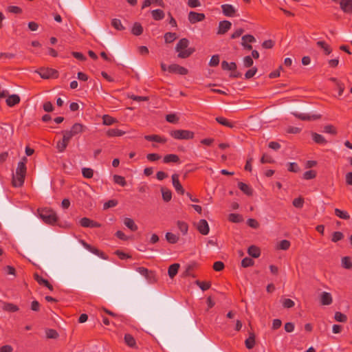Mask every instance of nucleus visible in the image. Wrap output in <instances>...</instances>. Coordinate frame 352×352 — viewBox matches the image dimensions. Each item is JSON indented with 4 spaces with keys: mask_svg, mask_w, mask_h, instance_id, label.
I'll return each mask as SVG.
<instances>
[{
    "mask_svg": "<svg viewBox=\"0 0 352 352\" xmlns=\"http://www.w3.org/2000/svg\"><path fill=\"white\" fill-rule=\"evenodd\" d=\"M189 41L183 38H181L175 46V51L178 52L177 57L179 58H187L195 52L192 47H188Z\"/></svg>",
    "mask_w": 352,
    "mask_h": 352,
    "instance_id": "f257e3e1",
    "label": "nucleus"
},
{
    "mask_svg": "<svg viewBox=\"0 0 352 352\" xmlns=\"http://www.w3.org/2000/svg\"><path fill=\"white\" fill-rule=\"evenodd\" d=\"M39 216L41 219L47 224H54L58 220L56 212L49 208H43L39 210Z\"/></svg>",
    "mask_w": 352,
    "mask_h": 352,
    "instance_id": "f03ea898",
    "label": "nucleus"
},
{
    "mask_svg": "<svg viewBox=\"0 0 352 352\" xmlns=\"http://www.w3.org/2000/svg\"><path fill=\"white\" fill-rule=\"evenodd\" d=\"M170 135L176 140H191L194 138V132L188 130L177 129L170 132Z\"/></svg>",
    "mask_w": 352,
    "mask_h": 352,
    "instance_id": "7ed1b4c3",
    "label": "nucleus"
},
{
    "mask_svg": "<svg viewBox=\"0 0 352 352\" xmlns=\"http://www.w3.org/2000/svg\"><path fill=\"white\" fill-rule=\"evenodd\" d=\"M41 78L43 79L58 78V72L56 69L49 67H41L36 71Z\"/></svg>",
    "mask_w": 352,
    "mask_h": 352,
    "instance_id": "20e7f679",
    "label": "nucleus"
},
{
    "mask_svg": "<svg viewBox=\"0 0 352 352\" xmlns=\"http://www.w3.org/2000/svg\"><path fill=\"white\" fill-rule=\"evenodd\" d=\"M81 244L84 246L85 248L92 252L93 254L100 256V258L103 259H107L108 256L102 251L99 250L98 249L91 246V245L88 244L87 242H85L83 240H80Z\"/></svg>",
    "mask_w": 352,
    "mask_h": 352,
    "instance_id": "39448f33",
    "label": "nucleus"
},
{
    "mask_svg": "<svg viewBox=\"0 0 352 352\" xmlns=\"http://www.w3.org/2000/svg\"><path fill=\"white\" fill-rule=\"evenodd\" d=\"M168 71L171 74H178L180 75H186L188 73V70L186 68L177 64L170 65L168 67Z\"/></svg>",
    "mask_w": 352,
    "mask_h": 352,
    "instance_id": "423d86ee",
    "label": "nucleus"
},
{
    "mask_svg": "<svg viewBox=\"0 0 352 352\" xmlns=\"http://www.w3.org/2000/svg\"><path fill=\"white\" fill-rule=\"evenodd\" d=\"M196 228L203 235L208 234L210 231L209 225L206 219H200L196 224Z\"/></svg>",
    "mask_w": 352,
    "mask_h": 352,
    "instance_id": "0eeeda50",
    "label": "nucleus"
},
{
    "mask_svg": "<svg viewBox=\"0 0 352 352\" xmlns=\"http://www.w3.org/2000/svg\"><path fill=\"white\" fill-rule=\"evenodd\" d=\"M205 14L204 13H198L194 11H190L188 13V21L190 23L194 24L197 22L202 21L205 19Z\"/></svg>",
    "mask_w": 352,
    "mask_h": 352,
    "instance_id": "6e6552de",
    "label": "nucleus"
},
{
    "mask_svg": "<svg viewBox=\"0 0 352 352\" xmlns=\"http://www.w3.org/2000/svg\"><path fill=\"white\" fill-rule=\"evenodd\" d=\"M80 225L83 228H100L101 224L87 217H83L80 220Z\"/></svg>",
    "mask_w": 352,
    "mask_h": 352,
    "instance_id": "1a4fd4ad",
    "label": "nucleus"
},
{
    "mask_svg": "<svg viewBox=\"0 0 352 352\" xmlns=\"http://www.w3.org/2000/svg\"><path fill=\"white\" fill-rule=\"evenodd\" d=\"M172 182H173V185L174 188H175V190L178 193H179L181 195H184L185 191H184V189L182 187V184L179 182L178 174L175 173L172 175Z\"/></svg>",
    "mask_w": 352,
    "mask_h": 352,
    "instance_id": "9d476101",
    "label": "nucleus"
},
{
    "mask_svg": "<svg viewBox=\"0 0 352 352\" xmlns=\"http://www.w3.org/2000/svg\"><path fill=\"white\" fill-rule=\"evenodd\" d=\"M232 23L227 20L220 21L218 27V34H226L231 28Z\"/></svg>",
    "mask_w": 352,
    "mask_h": 352,
    "instance_id": "9b49d317",
    "label": "nucleus"
},
{
    "mask_svg": "<svg viewBox=\"0 0 352 352\" xmlns=\"http://www.w3.org/2000/svg\"><path fill=\"white\" fill-rule=\"evenodd\" d=\"M320 301L322 305H329L333 302V298L330 293L322 292L320 295Z\"/></svg>",
    "mask_w": 352,
    "mask_h": 352,
    "instance_id": "f8f14e48",
    "label": "nucleus"
},
{
    "mask_svg": "<svg viewBox=\"0 0 352 352\" xmlns=\"http://www.w3.org/2000/svg\"><path fill=\"white\" fill-rule=\"evenodd\" d=\"M340 6L344 12L352 13V0H340Z\"/></svg>",
    "mask_w": 352,
    "mask_h": 352,
    "instance_id": "ddd939ff",
    "label": "nucleus"
},
{
    "mask_svg": "<svg viewBox=\"0 0 352 352\" xmlns=\"http://www.w3.org/2000/svg\"><path fill=\"white\" fill-rule=\"evenodd\" d=\"M292 114L295 117L300 119L301 120H318V119L320 118V115L309 116V114H307V113H299L297 112H292Z\"/></svg>",
    "mask_w": 352,
    "mask_h": 352,
    "instance_id": "4468645a",
    "label": "nucleus"
},
{
    "mask_svg": "<svg viewBox=\"0 0 352 352\" xmlns=\"http://www.w3.org/2000/svg\"><path fill=\"white\" fill-rule=\"evenodd\" d=\"M27 162V158L25 157H23L22 159V161L19 162L17 164V168L16 169V175H25L26 174V164Z\"/></svg>",
    "mask_w": 352,
    "mask_h": 352,
    "instance_id": "2eb2a0df",
    "label": "nucleus"
},
{
    "mask_svg": "<svg viewBox=\"0 0 352 352\" xmlns=\"http://www.w3.org/2000/svg\"><path fill=\"white\" fill-rule=\"evenodd\" d=\"M223 14L226 16H233L236 12L234 8L230 4H223L221 6Z\"/></svg>",
    "mask_w": 352,
    "mask_h": 352,
    "instance_id": "dca6fc26",
    "label": "nucleus"
},
{
    "mask_svg": "<svg viewBox=\"0 0 352 352\" xmlns=\"http://www.w3.org/2000/svg\"><path fill=\"white\" fill-rule=\"evenodd\" d=\"M25 175H13L12 176V185L14 187H21L23 186L25 180Z\"/></svg>",
    "mask_w": 352,
    "mask_h": 352,
    "instance_id": "f3484780",
    "label": "nucleus"
},
{
    "mask_svg": "<svg viewBox=\"0 0 352 352\" xmlns=\"http://www.w3.org/2000/svg\"><path fill=\"white\" fill-rule=\"evenodd\" d=\"M144 139L148 141L155 142L164 144L167 142V139L159 135H147L144 136Z\"/></svg>",
    "mask_w": 352,
    "mask_h": 352,
    "instance_id": "a211bd4d",
    "label": "nucleus"
},
{
    "mask_svg": "<svg viewBox=\"0 0 352 352\" xmlns=\"http://www.w3.org/2000/svg\"><path fill=\"white\" fill-rule=\"evenodd\" d=\"M20 100V97L17 94H12L8 97L6 102L8 106L12 107L19 104Z\"/></svg>",
    "mask_w": 352,
    "mask_h": 352,
    "instance_id": "6ab92c4d",
    "label": "nucleus"
},
{
    "mask_svg": "<svg viewBox=\"0 0 352 352\" xmlns=\"http://www.w3.org/2000/svg\"><path fill=\"white\" fill-rule=\"evenodd\" d=\"M238 188L248 196H251L253 194L252 188L242 182L238 183Z\"/></svg>",
    "mask_w": 352,
    "mask_h": 352,
    "instance_id": "aec40b11",
    "label": "nucleus"
},
{
    "mask_svg": "<svg viewBox=\"0 0 352 352\" xmlns=\"http://www.w3.org/2000/svg\"><path fill=\"white\" fill-rule=\"evenodd\" d=\"M124 224L131 231L135 232L138 230V227L135 224L133 219L131 218L126 217L124 219Z\"/></svg>",
    "mask_w": 352,
    "mask_h": 352,
    "instance_id": "412c9836",
    "label": "nucleus"
},
{
    "mask_svg": "<svg viewBox=\"0 0 352 352\" xmlns=\"http://www.w3.org/2000/svg\"><path fill=\"white\" fill-rule=\"evenodd\" d=\"M163 162L165 164H168L170 162L179 163L180 160L179 156L176 154H168L164 157Z\"/></svg>",
    "mask_w": 352,
    "mask_h": 352,
    "instance_id": "4be33fe9",
    "label": "nucleus"
},
{
    "mask_svg": "<svg viewBox=\"0 0 352 352\" xmlns=\"http://www.w3.org/2000/svg\"><path fill=\"white\" fill-rule=\"evenodd\" d=\"M2 309L7 312H16L19 311V307L13 303L3 302Z\"/></svg>",
    "mask_w": 352,
    "mask_h": 352,
    "instance_id": "5701e85b",
    "label": "nucleus"
},
{
    "mask_svg": "<svg viewBox=\"0 0 352 352\" xmlns=\"http://www.w3.org/2000/svg\"><path fill=\"white\" fill-rule=\"evenodd\" d=\"M179 263H173L170 265L168 270V274L170 278H173L177 274L179 269Z\"/></svg>",
    "mask_w": 352,
    "mask_h": 352,
    "instance_id": "b1692460",
    "label": "nucleus"
},
{
    "mask_svg": "<svg viewBox=\"0 0 352 352\" xmlns=\"http://www.w3.org/2000/svg\"><path fill=\"white\" fill-rule=\"evenodd\" d=\"M126 131L118 129H110L107 131V135L108 137H120L124 135Z\"/></svg>",
    "mask_w": 352,
    "mask_h": 352,
    "instance_id": "393cba45",
    "label": "nucleus"
},
{
    "mask_svg": "<svg viewBox=\"0 0 352 352\" xmlns=\"http://www.w3.org/2000/svg\"><path fill=\"white\" fill-rule=\"evenodd\" d=\"M69 142H68L63 136V138L62 140H59L56 143V148H57V150L58 151V152L60 153H62L63 152L68 144H69Z\"/></svg>",
    "mask_w": 352,
    "mask_h": 352,
    "instance_id": "a878e982",
    "label": "nucleus"
},
{
    "mask_svg": "<svg viewBox=\"0 0 352 352\" xmlns=\"http://www.w3.org/2000/svg\"><path fill=\"white\" fill-rule=\"evenodd\" d=\"M311 137L313 140L316 143L319 144H325L327 143V141L326 139L320 134H318L317 133L313 132L311 133Z\"/></svg>",
    "mask_w": 352,
    "mask_h": 352,
    "instance_id": "bb28decb",
    "label": "nucleus"
},
{
    "mask_svg": "<svg viewBox=\"0 0 352 352\" xmlns=\"http://www.w3.org/2000/svg\"><path fill=\"white\" fill-rule=\"evenodd\" d=\"M236 67V64L234 62L230 63L226 60L221 62V68L223 70L235 71Z\"/></svg>",
    "mask_w": 352,
    "mask_h": 352,
    "instance_id": "cd10ccee",
    "label": "nucleus"
},
{
    "mask_svg": "<svg viewBox=\"0 0 352 352\" xmlns=\"http://www.w3.org/2000/svg\"><path fill=\"white\" fill-rule=\"evenodd\" d=\"M248 253L253 258H258L261 255L260 249L255 245L250 246L248 250Z\"/></svg>",
    "mask_w": 352,
    "mask_h": 352,
    "instance_id": "c85d7f7f",
    "label": "nucleus"
},
{
    "mask_svg": "<svg viewBox=\"0 0 352 352\" xmlns=\"http://www.w3.org/2000/svg\"><path fill=\"white\" fill-rule=\"evenodd\" d=\"M151 15L154 20L160 21L164 18V12L160 9L153 10L151 11Z\"/></svg>",
    "mask_w": 352,
    "mask_h": 352,
    "instance_id": "c756f323",
    "label": "nucleus"
},
{
    "mask_svg": "<svg viewBox=\"0 0 352 352\" xmlns=\"http://www.w3.org/2000/svg\"><path fill=\"white\" fill-rule=\"evenodd\" d=\"M85 126L80 123H75L71 128V131L76 135L78 134L82 133L84 131Z\"/></svg>",
    "mask_w": 352,
    "mask_h": 352,
    "instance_id": "7c9ffc66",
    "label": "nucleus"
},
{
    "mask_svg": "<svg viewBox=\"0 0 352 352\" xmlns=\"http://www.w3.org/2000/svg\"><path fill=\"white\" fill-rule=\"evenodd\" d=\"M131 33L135 36L141 35L143 33V28L142 25L138 22H135L132 28Z\"/></svg>",
    "mask_w": 352,
    "mask_h": 352,
    "instance_id": "2f4dec72",
    "label": "nucleus"
},
{
    "mask_svg": "<svg viewBox=\"0 0 352 352\" xmlns=\"http://www.w3.org/2000/svg\"><path fill=\"white\" fill-rule=\"evenodd\" d=\"M245 346L248 349H252L255 345V335L254 333H250L249 338L245 340Z\"/></svg>",
    "mask_w": 352,
    "mask_h": 352,
    "instance_id": "473e14b6",
    "label": "nucleus"
},
{
    "mask_svg": "<svg viewBox=\"0 0 352 352\" xmlns=\"http://www.w3.org/2000/svg\"><path fill=\"white\" fill-rule=\"evenodd\" d=\"M215 120L219 124L223 125L229 128H233L234 126V124L232 122H230L228 120L223 117H217Z\"/></svg>",
    "mask_w": 352,
    "mask_h": 352,
    "instance_id": "72a5a7b5",
    "label": "nucleus"
},
{
    "mask_svg": "<svg viewBox=\"0 0 352 352\" xmlns=\"http://www.w3.org/2000/svg\"><path fill=\"white\" fill-rule=\"evenodd\" d=\"M177 226L178 229L183 235H186L188 233V225L187 224V223L183 221H177Z\"/></svg>",
    "mask_w": 352,
    "mask_h": 352,
    "instance_id": "f704fd0d",
    "label": "nucleus"
},
{
    "mask_svg": "<svg viewBox=\"0 0 352 352\" xmlns=\"http://www.w3.org/2000/svg\"><path fill=\"white\" fill-rule=\"evenodd\" d=\"M316 45L321 47L327 55L330 54L332 52L331 47L324 41H319L316 43Z\"/></svg>",
    "mask_w": 352,
    "mask_h": 352,
    "instance_id": "c9c22d12",
    "label": "nucleus"
},
{
    "mask_svg": "<svg viewBox=\"0 0 352 352\" xmlns=\"http://www.w3.org/2000/svg\"><path fill=\"white\" fill-rule=\"evenodd\" d=\"M166 239L167 241L171 244H175L178 242L179 237V236L172 233V232H166Z\"/></svg>",
    "mask_w": 352,
    "mask_h": 352,
    "instance_id": "e433bc0d",
    "label": "nucleus"
},
{
    "mask_svg": "<svg viewBox=\"0 0 352 352\" xmlns=\"http://www.w3.org/2000/svg\"><path fill=\"white\" fill-rule=\"evenodd\" d=\"M116 122H118V120L109 115H104L102 116V124L104 125L110 126Z\"/></svg>",
    "mask_w": 352,
    "mask_h": 352,
    "instance_id": "4c0bfd02",
    "label": "nucleus"
},
{
    "mask_svg": "<svg viewBox=\"0 0 352 352\" xmlns=\"http://www.w3.org/2000/svg\"><path fill=\"white\" fill-rule=\"evenodd\" d=\"M334 212H335V214L340 219H345V220L350 219V215L348 214V212L346 211H344V210H341L338 208H336Z\"/></svg>",
    "mask_w": 352,
    "mask_h": 352,
    "instance_id": "58836bf2",
    "label": "nucleus"
},
{
    "mask_svg": "<svg viewBox=\"0 0 352 352\" xmlns=\"http://www.w3.org/2000/svg\"><path fill=\"white\" fill-rule=\"evenodd\" d=\"M228 220L232 223H240L243 221V217L239 214L231 213L228 216Z\"/></svg>",
    "mask_w": 352,
    "mask_h": 352,
    "instance_id": "ea45409f",
    "label": "nucleus"
},
{
    "mask_svg": "<svg viewBox=\"0 0 352 352\" xmlns=\"http://www.w3.org/2000/svg\"><path fill=\"white\" fill-rule=\"evenodd\" d=\"M46 337L48 339H56L59 336L58 332L53 329H47L45 330Z\"/></svg>",
    "mask_w": 352,
    "mask_h": 352,
    "instance_id": "a19ab883",
    "label": "nucleus"
},
{
    "mask_svg": "<svg viewBox=\"0 0 352 352\" xmlns=\"http://www.w3.org/2000/svg\"><path fill=\"white\" fill-rule=\"evenodd\" d=\"M342 266L347 270L352 269V261L349 256H344L342 258Z\"/></svg>",
    "mask_w": 352,
    "mask_h": 352,
    "instance_id": "79ce46f5",
    "label": "nucleus"
},
{
    "mask_svg": "<svg viewBox=\"0 0 352 352\" xmlns=\"http://www.w3.org/2000/svg\"><path fill=\"white\" fill-rule=\"evenodd\" d=\"M124 342L130 347L135 346L136 344L135 338L131 334H125Z\"/></svg>",
    "mask_w": 352,
    "mask_h": 352,
    "instance_id": "37998d69",
    "label": "nucleus"
},
{
    "mask_svg": "<svg viewBox=\"0 0 352 352\" xmlns=\"http://www.w3.org/2000/svg\"><path fill=\"white\" fill-rule=\"evenodd\" d=\"M161 191H162V198H163L164 201H166V202L170 201V199L172 198L171 191L170 190L165 189L164 188H162Z\"/></svg>",
    "mask_w": 352,
    "mask_h": 352,
    "instance_id": "c03bdc74",
    "label": "nucleus"
},
{
    "mask_svg": "<svg viewBox=\"0 0 352 352\" xmlns=\"http://www.w3.org/2000/svg\"><path fill=\"white\" fill-rule=\"evenodd\" d=\"M177 38V34L173 32H166L164 34V40L166 43H170Z\"/></svg>",
    "mask_w": 352,
    "mask_h": 352,
    "instance_id": "a18cd8bd",
    "label": "nucleus"
},
{
    "mask_svg": "<svg viewBox=\"0 0 352 352\" xmlns=\"http://www.w3.org/2000/svg\"><path fill=\"white\" fill-rule=\"evenodd\" d=\"M111 25L117 30H123L125 28L122 25L120 19H113L111 21Z\"/></svg>",
    "mask_w": 352,
    "mask_h": 352,
    "instance_id": "49530a36",
    "label": "nucleus"
},
{
    "mask_svg": "<svg viewBox=\"0 0 352 352\" xmlns=\"http://www.w3.org/2000/svg\"><path fill=\"white\" fill-rule=\"evenodd\" d=\"M334 318L337 322H346L347 320V316L340 311L335 313Z\"/></svg>",
    "mask_w": 352,
    "mask_h": 352,
    "instance_id": "de8ad7c7",
    "label": "nucleus"
},
{
    "mask_svg": "<svg viewBox=\"0 0 352 352\" xmlns=\"http://www.w3.org/2000/svg\"><path fill=\"white\" fill-rule=\"evenodd\" d=\"M113 181L116 184L120 185L121 186H125L126 185V182L125 178L122 176L114 175H113Z\"/></svg>",
    "mask_w": 352,
    "mask_h": 352,
    "instance_id": "09e8293b",
    "label": "nucleus"
},
{
    "mask_svg": "<svg viewBox=\"0 0 352 352\" xmlns=\"http://www.w3.org/2000/svg\"><path fill=\"white\" fill-rule=\"evenodd\" d=\"M195 283L200 287L202 291L208 289L211 286L210 282L200 281L199 280H196Z\"/></svg>",
    "mask_w": 352,
    "mask_h": 352,
    "instance_id": "8fccbe9b",
    "label": "nucleus"
},
{
    "mask_svg": "<svg viewBox=\"0 0 352 352\" xmlns=\"http://www.w3.org/2000/svg\"><path fill=\"white\" fill-rule=\"evenodd\" d=\"M137 271L142 274V276H145L147 279L150 278V274H153V272H149L147 268H145L144 267H139L137 268Z\"/></svg>",
    "mask_w": 352,
    "mask_h": 352,
    "instance_id": "3c124183",
    "label": "nucleus"
},
{
    "mask_svg": "<svg viewBox=\"0 0 352 352\" xmlns=\"http://www.w3.org/2000/svg\"><path fill=\"white\" fill-rule=\"evenodd\" d=\"M290 247V242L288 240L284 239L279 242L278 244V249L283 250H287Z\"/></svg>",
    "mask_w": 352,
    "mask_h": 352,
    "instance_id": "603ef678",
    "label": "nucleus"
},
{
    "mask_svg": "<svg viewBox=\"0 0 352 352\" xmlns=\"http://www.w3.org/2000/svg\"><path fill=\"white\" fill-rule=\"evenodd\" d=\"M194 267H195V265L194 264L188 265L186 267L185 270L182 273V276L183 277H187V276H193L192 274V272L194 270Z\"/></svg>",
    "mask_w": 352,
    "mask_h": 352,
    "instance_id": "864d4df0",
    "label": "nucleus"
},
{
    "mask_svg": "<svg viewBox=\"0 0 352 352\" xmlns=\"http://www.w3.org/2000/svg\"><path fill=\"white\" fill-rule=\"evenodd\" d=\"M344 238V234L342 232L340 231L334 232L332 234L331 241L334 243H336Z\"/></svg>",
    "mask_w": 352,
    "mask_h": 352,
    "instance_id": "5fc2aeb1",
    "label": "nucleus"
},
{
    "mask_svg": "<svg viewBox=\"0 0 352 352\" xmlns=\"http://www.w3.org/2000/svg\"><path fill=\"white\" fill-rule=\"evenodd\" d=\"M254 264V261L250 257H245L241 261V266L243 267H248L252 266Z\"/></svg>",
    "mask_w": 352,
    "mask_h": 352,
    "instance_id": "6e6d98bb",
    "label": "nucleus"
},
{
    "mask_svg": "<svg viewBox=\"0 0 352 352\" xmlns=\"http://www.w3.org/2000/svg\"><path fill=\"white\" fill-rule=\"evenodd\" d=\"M316 177V172L314 170H307L303 174V179L309 180L314 179Z\"/></svg>",
    "mask_w": 352,
    "mask_h": 352,
    "instance_id": "4d7b16f0",
    "label": "nucleus"
},
{
    "mask_svg": "<svg viewBox=\"0 0 352 352\" xmlns=\"http://www.w3.org/2000/svg\"><path fill=\"white\" fill-rule=\"evenodd\" d=\"M324 132L333 135L337 134V130L336 127L331 124L324 126Z\"/></svg>",
    "mask_w": 352,
    "mask_h": 352,
    "instance_id": "13d9d810",
    "label": "nucleus"
},
{
    "mask_svg": "<svg viewBox=\"0 0 352 352\" xmlns=\"http://www.w3.org/2000/svg\"><path fill=\"white\" fill-rule=\"evenodd\" d=\"M82 173L84 177L90 179L93 177L94 170L90 168H83L82 169Z\"/></svg>",
    "mask_w": 352,
    "mask_h": 352,
    "instance_id": "bf43d9fd",
    "label": "nucleus"
},
{
    "mask_svg": "<svg viewBox=\"0 0 352 352\" xmlns=\"http://www.w3.org/2000/svg\"><path fill=\"white\" fill-rule=\"evenodd\" d=\"M282 305L284 308H292L295 305L294 302L289 298H284L281 300Z\"/></svg>",
    "mask_w": 352,
    "mask_h": 352,
    "instance_id": "052dcab7",
    "label": "nucleus"
},
{
    "mask_svg": "<svg viewBox=\"0 0 352 352\" xmlns=\"http://www.w3.org/2000/svg\"><path fill=\"white\" fill-rule=\"evenodd\" d=\"M293 206L298 208H301L303 206L304 199L302 197H298L293 200Z\"/></svg>",
    "mask_w": 352,
    "mask_h": 352,
    "instance_id": "680f3d73",
    "label": "nucleus"
},
{
    "mask_svg": "<svg viewBox=\"0 0 352 352\" xmlns=\"http://www.w3.org/2000/svg\"><path fill=\"white\" fill-rule=\"evenodd\" d=\"M288 170L289 172L297 173L300 170V168L296 163L290 162L288 164Z\"/></svg>",
    "mask_w": 352,
    "mask_h": 352,
    "instance_id": "e2e57ef3",
    "label": "nucleus"
},
{
    "mask_svg": "<svg viewBox=\"0 0 352 352\" xmlns=\"http://www.w3.org/2000/svg\"><path fill=\"white\" fill-rule=\"evenodd\" d=\"M219 63V55H213L209 62V65L210 67H216Z\"/></svg>",
    "mask_w": 352,
    "mask_h": 352,
    "instance_id": "0e129e2a",
    "label": "nucleus"
},
{
    "mask_svg": "<svg viewBox=\"0 0 352 352\" xmlns=\"http://www.w3.org/2000/svg\"><path fill=\"white\" fill-rule=\"evenodd\" d=\"M8 11L13 14H21L22 13V9L18 6H10L8 7Z\"/></svg>",
    "mask_w": 352,
    "mask_h": 352,
    "instance_id": "69168bd1",
    "label": "nucleus"
},
{
    "mask_svg": "<svg viewBox=\"0 0 352 352\" xmlns=\"http://www.w3.org/2000/svg\"><path fill=\"white\" fill-rule=\"evenodd\" d=\"M224 263L221 261H216L213 264V269L217 272H221L224 269Z\"/></svg>",
    "mask_w": 352,
    "mask_h": 352,
    "instance_id": "338daca9",
    "label": "nucleus"
},
{
    "mask_svg": "<svg viewBox=\"0 0 352 352\" xmlns=\"http://www.w3.org/2000/svg\"><path fill=\"white\" fill-rule=\"evenodd\" d=\"M254 61L250 56H247L243 58V65L245 67H250L253 65Z\"/></svg>",
    "mask_w": 352,
    "mask_h": 352,
    "instance_id": "774afa93",
    "label": "nucleus"
}]
</instances>
